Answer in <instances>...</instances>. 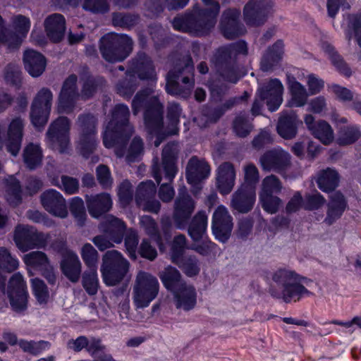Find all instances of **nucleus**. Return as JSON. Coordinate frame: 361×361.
I'll use <instances>...</instances> for the list:
<instances>
[{"label": "nucleus", "instance_id": "nucleus-1", "mask_svg": "<svg viewBox=\"0 0 361 361\" xmlns=\"http://www.w3.org/2000/svg\"><path fill=\"white\" fill-rule=\"evenodd\" d=\"M208 7L194 6L183 15L176 16L172 25L176 30L195 36L208 35L214 27L219 13L220 5L216 0H202Z\"/></svg>", "mask_w": 361, "mask_h": 361}, {"label": "nucleus", "instance_id": "nucleus-2", "mask_svg": "<svg viewBox=\"0 0 361 361\" xmlns=\"http://www.w3.org/2000/svg\"><path fill=\"white\" fill-rule=\"evenodd\" d=\"M271 279L274 284L270 288L271 295L286 303L297 302L304 296L312 295L302 284L305 278L292 269H278L273 273Z\"/></svg>", "mask_w": 361, "mask_h": 361}, {"label": "nucleus", "instance_id": "nucleus-3", "mask_svg": "<svg viewBox=\"0 0 361 361\" xmlns=\"http://www.w3.org/2000/svg\"><path fill=\"white\" fill-rule=\"evenodd\" d=\"M147 92H140L133 100V109L136 114L142 107H145V122L150 134L154 133L157 138L154 142L155 147H159L162 140L160 132L163 127V106L157 99L150 97Z\"/></svg>", "mask_w": 361, "mask_h": 361}, {"label": "nucleus", "instance_id": "nucleus-4", "mask_svg": "<svg viewBox=\"0 0 361 361\" xmlns=\"http://www.w3.org/2000/svg\"><path fill=\"white\" fill-rule=\"evenodd\" d=\"M129 115L127 106L118 104L114 107L103 135V143L106 148L113 147L120 140L126 141L132 135L133 129L128 123Z\"/></svg>", "mask_w": 361, "mask_h": 361}, {"label": "nucleus", "instance_id": "nucleus-5", "mask_svg": "<svg viewBox=\"0 0 361 361\" xmlns=\"http://www.w3.org/2000/svg\"><path fill=\"white\" fill-rule=\"evenodd\" d=\"M133 42L126 35L109 33L102 37L99 51L108 62L115 63L126 59L133 50Z\"/></svg>", "mask_w": 361, "mask_h": 361}, {"label": "nucleus", "instance_id": "nucleus-6", "mask_svg": "<svg viewBox=\"0 0 361 361\" xmlns=\"http://www.w3.org/2000/svg\"><path fill=\"white\" fill-rule=\"evenodd\" d=\"M0 292L7 297L14 312L22 313L27 310L29 293L26 281L20 273L12 275L6 287L5 279L0 276Z\"/></svg>", "mask_w": 361, "mask_h": 361}, {"label": "nucleus", "instance_id": "nucleus-7", "mask_svg": "<svg viewBox=\"0 0 361 361\" xmlns=\"http://www.w3.org/2000/svg\"><path fill=\"white\" fill-rule=\"evenodd\" d=\"M130 269L129 262L118 251H107L102 258L101 272L104 283L114 286L121 282Z\"/></svg>", "mask_w": 361, "mask_h": 361}, {"label": "nucleus", "instance_id": "nucleus-8", "mask_svg": "<svg viewBox=\"0 0 361 361\" xmlns=\"http://www.w3.org/2000/svg\"><path fill=\"white\" fill-rule=\"evenodd\" d=\"M159 290L157 279L149 273L140 271L133 286V299L137 308L147 307L156 298Z\"/></svg>", "mask_w": 361, "mask_h": 361}, {"label": "nucleus", "instance_id": "nucleus-9", "mask_svg": "<svg viewBox=\"0 0 361 361\" xmlns=\"http://www.w3.org/2000/svg\"><path fill=\"white\" fill-rule=\"evenodd\" d=\"M50 239L49 233L40 232L29 225L19 224L14 231L13 240L17 247L23 252L35 248H44Z\"/></svg>", "mask_w": 361, "mask_h": 361}, {"label": "nucleus", "instance_id": "nucleus-10", "mask_svg": "<svg viewBox=\"0 0 361 361\" xmlns=\"http://www.w3.org/2000/svg\"><path fill=\"white\" fill-rule=\"evenodd\" d=\"M97 120L92 115H84L78 118L79 137L77 148L84 157H88L97 146Z\"/></svg>", "mask_w": 361, "mask_h": 361}, {"label": "nucleus", "instance_id": "nucleus-11", "mask_svg": "<svg viewBox=\"0 0 361 361\" xmlns=\"http://www.w3.org/2000/svg\"><path fill=\"white\" fill-rule=\"evenodd\" d=\"M207 227V216L204 212H199L192 219L188 228V233L191 238L197 242L202 240L200 244H194L191 249L202 255H209L216 252V245L207 239L204 234Z\"/></svg>", "mask_w": 361, "mask_h": 361}, {"label": "nucleus", "instance_id": "nucleus-12", "mask_svg": "<svg viewBox=\"0 0 361 361\" xmlns=\"http://www.w3.org/2000/svg\"><path fill=\"white\" fill-rule=\"evenodd\" d=\"M211 62L216 71L226 81L235 83L238 79L236 61L227 46L221 47L214 54Z\"/></svg>", "mask_w": 361, "mask_h": 361}, {"label": "nucleus", "instance_id": "nucleus-13", "mask_svg": "<svg viewBox=\"0 0 361 361\" xmlns=\"http://www.w3.org/2000/svg\"><path fill=\"white\" fill-rule=\"evenodd\" d=\"M126 224L121 219L113 216L106 218L103 231L106 236L98 235L92 239L94 244L103 251L113 246V243H121Z\"/></svg>", "mask_w": 361, "mask_h": 361}, {"label": "nucleus", "instance_id": "nucleus-14", "mask_svg": "<svg viewBox=\"0 0 361 361\" xmlns=\"http://www.w3.org/2000/svg\"><path fill=\"white\" fill-rule=\"evenodd\" d=\"M70 122L66 117L54 121L47 133L49 147L60 153L66 152L69 147Z\"/></svg>", "mask_w": 361, "mask_h": 361}, {"label": "nucleus", "instance_id": "nucleus-15", "mask_svg": "<svg viewBox=\"0 0 361 361\" xmlns=\"http://www.w3.org/2000/svg\"><path fill=\"white\" fill-rule=\"evenodd\" d=\"M259 162L264 171H274L285 176L291 166V156L281 148H275L267 151Z\"/></svg>", "mask_w": 361, "mask_h": 361}, {"label": "nucleus", "instance_id": "nucleus-16", "mask_svg": "<svg viewBox=\"0 0 361 361\" xmlns=\"http://www.w3.org/2000/svg\"><path fill=\"white\" fill-rule=\"evenodd\" d=\"M23 260L28 267L29 273H31L32 270L38 271L49 283H55V271L46 253L39 250L32 251L25 255Z\"/></svg>", "mask_w": 361, "mask_h": 361}, {"label": "nucleus", "instance_id": "nucleus-17", "mask_svg": "<svg viewBox=\"0 0 361 361\" xmlns=\"http://www.w3.org/2000/svg\"><path fill=\"white\" fill-rule=\"evenodd\" d=\"M135 74H137L138 77L142 80H154L156 78L152 61L151 59L144 53L139 54L132 60L130 71H128L126 73V80H128L129 82L123 87V88L127 90L133 87L131 83L135 80Z\"/></svg>", "mask_w": 361, "mask_h": 361}, {"label": "nucleus", "instance_id": "nucleus-18", "mask_svg": "<svg viewBox=\"0 0 361 361\" xmlns=\"http://www.w3.org/2000/svg\"><path fill=\"white\" fill-rule=\"evenodd\" d=\"M51 92H39L32 103L30 119L35 128L44 127L48 121L51 106Z\"/></svg>", "mask_w": 361, "mask_h": 361}, {"label": "nucleus", "instance_id": "nucleus-19", "mask_svg": "<svg viewBox=\"0 0 361 361\" xmlns=\"http://www.w3.org/2000/svg\"><path fill=\"white\" fill-rule=\"evenodd\" d=\"M271 6L270 0H249L243 8L244 20L251 26L263 25Z\"/></svg>", "mask_w": 361, "mask_h": 361}, {"label": "nucleus", "instance_id": "nucleus-20", "mask_svg": "<svg viewBox=\"0 0 361 361\" xmlns=\"http://www.w3.org/2000/svg\"><path fill=\"white\" fill-rule=\"evenodd\" d=\"M195 203L186 192L183 187L179 190L178 196L175 201L173 219L178 228H183L194 212Z\"/></svg>", "mask_w": 361, "mask_h": 361}, {"label": "nucleus", "instance_id": "nucleus-21", "mask_svg": "<svg viewBox=\"0 0 361 361\" xmlns=\"http://www.w3.org/2000/svg\"><path fill=\"white\" fill-rule=\"evenodd\" d=\"M232 228V216L224 206H219L212 217V231L215 238L225 243L229 238Z\"/></svg>", "mask_w": 361, "mask_h": 361}, {"label": "nucleus", "instance_id": "nucleus-22", "mask_svg": "<svg viewBox=\"0 0 361 361\" xmlns=\"http://www.w3.org/2000/svg\"><path fill=\"white\" fill-rule=\"evenodd\" d=\"M157 191L155 184L152 180L142 182L137 187L135 201L140 208L145 212L157 213L160 203L154 199Z\"/></svg>", "mask_w": 361, "mask_h": 361}, {"label": "nucleus", "instance_id": "nucleus-23", "mask_svg": "<svg viewBox=\"0 0 361 361\" xmlns=\"http://www.w3.org/2000/svg\"><path fill=\"white\" fill-rule=\"evenodd\" d=\"M40 201L44 209L49 214L60 218L67 216L66 200L56 190L49 189L43 192L40 195Z\"/></svg>", "mask_w": 361, "mask_h": 361}, {"label": "nucleus", "instance_id": "nucleus-24", "mask_svg": "<svg viewBox=\"0 0 361 361\" xmlns=\"http://www.w3.org/2000/svg\"><path fill=\"white\" fill-rule=\"evenodd\" d=\"M210 173V167L207 162L196 157L190 159L187 166V180L192 187V193L196 195L201 189V181Z\"/></svg>", "mask_w": 361, "mask_h": 361}, {"label": "nucleus", "instance_id": "nucleus-25", "mask_svg": "<svg viewBox=\"0 0 361 361\" xmlns=\"http://www.w3.org/2000/svg\"><path fill=\"white\" fill-rule=\"evenodd\" d=\"M240 16V11L235 8H229L223 13L221 30L226 39H233L245 32L244 25L239 21Z\"/></svg>", "mask_w": 361, "mask_h": 361}, {"label": "nucleus", "instance_id": "nucleus-26", "mask_svg": "<svg viewBox=\"0 0 361 361\" xmlns=\"http://www.w3.org/2000/svg\"><path fill=\"white\" fill-rule=\"evenodd\" d=\"M172 293L173 303L177 309L190 311L195 308L197 304V293L192 284L185 283L180 285Z\"/></svg>", "mask_w": 361, "mask_h": 361}, {"label": "nucleus", "instance_id": "nucleus-27", "mask_svg": "<svg viewBox=\"0 0 361 361\" xmlns=\"http://www.w3.org/2000/svg\"><path fill=\"white\" fill-rule=\"evenodd\" d=\"M255 199L254 188L243 185L232 195L231 206L238 212L246 213L253 207Z\"/></svg>", "mask_w": 361, "mask_h": 361}, {"label": "nucleus", "instance_id": "nucleus-28", "mask_svg": "<svg viewBox=\"0 0 361 361\" xmlns=\"http://www.w3.org/2000/svg\"><path fill=\"white\" fill-rule=\"evenodd\" d=\"M194 68L192 57L190 54H185L179 56L173 70H171L166 75V90H175L178 88L180 74L182 71L190 72Z\"/></svg>", "mask_w": 361, "mask_h": 361}, {"label": "nucleus", "instance_id": "nucleus-29", "mask_svg": "<svg viewBox=\"0 0 361 361\" xmlns=\"http://www.w3.org/2000/svg\"><path fill=\"white\" fill-rule=\"evenodd\" d=\"M24 125L23 120L16 117L11 121L8 127L6 146L7 150L13 156H16L20 149Z\"/></svg>", "mask_w": 361, "mask_h": 361}, {"label": "nucleus", "instance_id": "nucleus-30", "mask_svg": "<svg viewBox=\"0 0 361 361\" xmlns=\"http://www.w3.org/2000/svg\"><path fill=\"white\" fill-rule=\"evenodd\" d=\"M44 30L47 37L54 43L60 42L66 32V20L63 15L53 13L44 21Z\"/></svg>", "mask_w": 361, "mask_h": 361}, {"label": "nucleus", "instance_id": "nucleus-31", "mask_svg": "<svg viewBox=\"0 0 361 361\" xmlns=\"http://www.w3.org/2000/svg\"><path fill=\"white\" fill-rule=\"evenodd\" d=\"M235 170L233 164L224 162L216 171V186L222 195H228L235 185Z\"/></svg>", "mask_w": 361, "mask_h": 361}, {"label": "nucleus", "instance_id": "nucleus-32", "mask_svg": "<svg viewBox=\"0 0 361 361\" xmlns=\"http://www.w3.org/2000/svg\"><path fill=\"white\" fill-rule=\"evenodd\" d=\"M86 204L90 214L98 218L111 209L113 202L109 194L102 192L87 196Z\"/></svg>", "mask_w": 361, "mask_h": 361}, {"label": "nucleus", "instance_id": "nucleus-33", "mask_svg": "<svg viewBox=\"0 0 361 361\" xmlns=\"http://www.w3.org/2000/svg\"><path fill=\"white\" fill-rule=\"evenodd\" d=\"M305 123L312 134L323 144L329 145L333 141V130L326 121L314 122V118L312 115H307L305 117Z\"/></svg>", "mask_w": 361, "mask_h": 361}, {"label": "nucleus", "instance_id": "nucleus-34", "mask_svg": "<svg viewBox=\"0 0 361 361\" xmlns=\"http://www.w3.org/2000/svg\"><path fill=\"white\" fill-rule=\"evenodd\" d=\"M283 101L281 92H259L252 107V114L259 115L265 103L271 111H276Z\"/></svg>", "mask_w": 361, "mask_h": 361}, {"label": "nucleus", "instance_id": "nucleus-35", "mask_svg": "<svg viewBox=\"0 0 361 361\" xmlns=\"http://www.w3.org/2000/svg\"><path fill=\"white\" fill-rule=\"evenodd\" d=\"M23 63L25 70L32 77L41 75L44 72L47 66L46 58L41 53L33 49L25 51Z\"/></svg>", "mask_w": 361, "mask_h": 361}, {"label": "nucleus", "instance_id": "nucleus-36", "mask_svg": "<svg viewBox=\"0 0 361 361\" xmlns=\"http://www.w3.org/2000/svg\"><path fill=\"white\" fill-rule=\"evenodd\" d=\"M63 274L72 282H77L81 274V262L78 256L72 251H67L61 262Z\"/></svg>", "mask_w": 361, "mask_h": 361}, {"label": "nucleus", "instance_id": "nucleus-37", "mask_svg": "<svg viewBox=\"0 0 361 361\" xmlns=\"http://www.w3.org/2000/svg\"><path fill=\"white\" fill-rule=\"evenodd\" d=\"M330 199L325 219V221L329 225L341 216L347 205L343 195L339 192L332 193Z\"/></svg>", "mask_w": 361, "mask_h": 361}, {"label": "nucleus", "instance_id": "nucleus-38", "mask_svg": "<svg viewBox=\"0 0 361 361\" xmlns=\"http://www.w3.org/2000/svg\"><path fill=\"white\" fill-rule=\"evenodd\" d=\"M177 154V145L174 143L167 144L162 152V168L165 177L169 181L172 180L176 174L174 159Z\"/></svg>", "mask_w": 361, "mask_h": 361}, {"label": "nucleus", "instance_id": "nucleus-39", "mask_svg": "<svg viewBox=\"0 0 361 361\" xmlns=\"http://www.w3.org/2000/svg\"><path fill=\"white\" fill-rule=\"evenodd\" d=\"M298 123V117L295 113L283 114L277 126L279 134L285 139L293 138L296 135Z\"/></svg>", "mask_w": 361, "mask_h": 361}, {"label": "nucleus", "instance_id": "nucleus-40", "mask_svg": "<svg viewBox=\"0 0 361 361\" xmlns=\"http://www.w3.org/2000/svg\"><path fill=\"white\" fill-rule=\"evenodd\" d=\"M159 276L164 287L173 292L179 286L185 283L180 272L174 267L169 266L159 274Z\"/></svg>", "mask_w": 361, "mask_h": 361}, {"label": "nucleus", "instance_id": "nucleus-41", "mask_svg": "<svg viewBox=\"0 0 361 361\" xmlns=\"http://www.w3.org/2000/svg\"><path fill=\"white\" fill-rule=\"evenodd\" d=\"M338 172L330 168L321 171L317 180L319 188L325 192L334 190L338 185Z\"/></svg>", "mask_w": 361, "mask_h": 361}, {"label": "nucleus", "instance_id": "nucleus-42", "mask_svg": "<svg viewBox=\"0 0 361 361\" xmlns=\"http://www.w3.org/2000/svg\"><path fill=\"white\" fill-rule=\"evenodd\" d=\"M23 160L30 169H35L40 165L42 159V152L38 145L28 144L23 151Z\"/></svg>", "mask_w": 361, "mask_h": 361}, {"label": "nucleus", "instance_id": "nucleus-43", "mask_svg": "<svg viewBox=\"0 0 361 361\" xmlns=\"http://www.w3.org/2000/svg\"><path fill=\"white\" fill-rule=\"evenodd\" d=\"M6 197L8 203L16 206L21 202V189L19 182L11 176L6 179Z\"/></svg>", "mask_w": 361, "mask_h": 361}, {"label": "nucleus", "instance_id": "nucleus-44", "mask_svg": "<svg viewBox=\"0 0 361 361\" xmlns=\"http://www.w3.org/2000/svg\"><path fill=\"white\" fill-rule=\"evenodd\" d=\"M140 20L137 14L116 12L112 13V24L115 27L130 28L136 25Z\"/></svg>", "mask_w": 361, "mask_h": 361}, {"label": "nucleus", "instance_id": "nucleus-45", "mask_svg": "<svg viewBox=\"0 0 361 361\" xmlns=\"http://www.w3.org/2000/svg\"><path fill=\"white\" fill-rule=\"evenodd\" d=\"M31 288L36 300L40 305H46L49 299V293L45 283L39 278L31 279Z\"/></svg>", "mask_w": 361, "mask_h": 361}, {"label": "nucleus", "instance_id": "nucleus-46", "mask_svg": "<svg viewBox=\"0 0 361 361\" xmlns=\"http://www.w3.org/2000/svg\"><path fill=\"white\" fill-rule=\"evenodd\" d=\"M82 282L83 288L89 295H95L99 288L97 268H90L85 271L82 275Z\"/></svg>", "mask_w": 361, "mask_h": 361}, {"label": "nucleus", "instance_id": "nucleus-47", "mask_svg": "<svg viewBox=\"0 0 361 361\" xmlns=\"http://www.w3.org/2000/svg\"><path fill=\"white\" fill-rule=\"evenodd\" d=\"M283 188L281 181L274 175L266 176L262 181L259 194H279Z\"/></svg>", "mask_w": 361, "mask_h": 361}, {"label": "nucleus", "instance_id": "nucleus-48", "mask_svg": "<svg viewBox=\"0 0 361 361\" xmlns=\"http://www.w3.org/2000/svg\"><path fill=\"white\" fill-rule=\"evenodd\" d=\"M5 80L11 87L19 89L21 87V71L16 63H11L6 66L4 72Z\"/></svg>", "mask_w": 361, "mask_h": 361}, {"label": "nucleus", "instance_id": "nucleus-49", "mask_svg": "<svg viewBox=\"0 0 361 361\" xmlns=\"http://www.w3.org/2000/svg\"><path fill=\"white\" fill-rule=\"evenodd\" d=\"M18 345L24 352L32 355H37L43 350H48L51 346L50 343L45 341L36 342L33 341L20 340Z\"/></svg>", "mask_w": 361, "mask_h": 361}, {"label": "nucleus", "instance_id": "nucleus-50", "mask_svg": "<svg viewBox=\"0 0 361 361\" xmlns=\"http://www.w3.org/2000/svg\"><path fill=\"white\" fill-rule=\"evenodd\" d=\"M259 202L262 208L269 214H275L281 206L282 201L272 194H259Z\"/></svg>", "mask_w": 361, "mask_h": 361}, {"label": "nucleus", "instance_id": "nucleus-51", "mask_svg": "<svg viewBox=\"0 0 361 361\" xmlns=\"http://www.w3.org/2000/svg\"><path fill=\"white\" fill-rule=\"evenodd\" d=\"M186 248V238L179 234L174 237L171 247V259L172 262L179 264V259L182 257L184 250Z\"/></svg>", "mask_w": 361, "mask_h": 361}, {"label": "nucleus", "instance_id": "nucleus-52", "mask_svg": "<svg viewBox=\"0 0 361 361\" xmlns=\"http://www.w3.org/2000/svg\"><path fill=\"white\" fill-rule=\"evenodd\" d=\"M18 260L6 248H0V271L12 272L18 269Z\"/></svg>", "mask_w": 361, "mask_h": 361}, {"label": "nucleus", "instance_id": "nucleus-53", "mask_svg": "<svg viewBox=\"0 0 361 361\" xmlns=\"http://www.w3.org/2000/svg\"><path fill=\"white\" fill-rule=\"evenodd\" d=\"M80 255L89 269L97 268L99 258L98 252L90 243H85L82 247Z\"/></svg>", "mask_w": 361, "mask_h": 361}, {"label": "nucleus", "instance_id": "nucleus-54", "mask_svg": "<svg viewBox=\"0 0 361 361\" xmlns=\"http://www.w3.org/2000/svg\"><path fill=\"white\" fill-rule=\"evenodd\" d=\"M181 109L177 104H171L168 107L167 120L169 121L168 134H176Z\"/></svg>", "mask_w": 361, "mask_h": 361}, {"label": "nucleus", "instance_id": "nucleus-55", "mask_svg": "<svg viewBox=\"0 0 361 361\" xmlns=\"http://www.w3.org/2000/svg\"><path fill=\"white\" fill-rule=\"evenodd\" d=\"M347 20L348 30L354 33L356 42L361 47V9L356 13L348 14Z\"/></svg>", "mask_w": 361, "mask_h": 361}, {"label": "nucleus", "instance_id": "nucleus-56", "mask_svg": "<svg viewBox=\"0 0 361 361\" xmlns=\"http://www.w3.org/2000/svg\"><path fill=\"white\" fill-rule=\"evenodd\" d=\"M75 102V92H61L59 97L58 111L59 113L71 112Z\"/></svg>", "mask_w": 361, "mask_h": 361}, {"label": "nucleus", "instance_id": "nucleus-57", "mask_svg": "<svg viewBox=\"0 0 361 361\" xmlns=\"http://www.w3.org/2000/svg\"><path fill=\"white\" fill-rule=\"evenodd\" d=\"M82 8L93 13H106L109 11L108 0H84Z\"/></svg>", "mask_w": 361, "mask_h": 361}, {"label": "nucleus", "instance_id": "nucleus-58", "mask_svg": "<svg viewBox=\"0 0 361 361\" xmlns=\"http://www.w3.org/2000/svg\"><path fill=\"white\" fill-rule=\"evenodd\" d=\"M140 224L145 228L147 233L154 238L159 249H162V243H161V237L158 233V230L155 221L149 216H143L140 219Z\"/></svg>", "mask_w": 361, "mask_h": 361}, {"label": "nucleus", "instance_id": "nucleus-59", "mask_svg": "<svg viewBox=\"0 0 361 361\" xmlns=\"http://www.w3.org/2000/svg\"><path fill=\"white\" fill-rule=\"evenodd\" d=\"M360 137V133L355 127H349L341 130L338 142L341 145H347L355 142Z\"/></svg>", "mask_w": 361, "mask_h": 361}, {"label": "nucleus", "instance_id": "nucleus-60", "mask_svg": "<svg viewBox=\"0 0 361 361\" xmlns=\"http://www.w3.org/2000/svg\"><path fill=\"white\" fill-rule=\"evenodd\" d=\"M70 210L78 224L82 225L86 217L83 200L78 197H73L71 202Z\"/></svg>", "mask_w": 361, "mask_h": 361}, {"label": "nucleus", "instance_id": "nucleus-61", "mask_svg": "<svg viewBox=\"0 0 361 361\" xmlns=\"http://www.w3.org/2000/svg\"><path fill=\"white\" fill-rule=\"evenodd\" d=\"M252 126L244 116H238L233 122V130L239 137H246L252 130Z\"/></svg>", "mask_w": 361, "mask_h": 361}, {"label": "nucleus", "instance_id": "nucleus-62", "mask_svg": "<svg viewBox=\"0 0 361 361\" xmlns=\"http://www.w3.org/2000/svg\"><path fill=\"white\" fill-rule=\"evenodd\" d=\"M54 185L59 187L66 194L73 195L79 190V182L76 178L68 176H61V185L59 183L52 182Z\"/></svg>", "mask_w": 361, "mask_h": 361}, {"label": "nucleus", "instance_id": "nucleus-63", "mask_svg": "<svg viewBox=\"0 0 361 361\" xmlns=\"http://www.w3.org/2000/svg\"><path fill=\"white\" fill-rule=\"evenodd\" d=\"M143 152V143L140 137H135L130 146L126 155V161L129 163L137 161Z\"/></svg>", "mask_w": 361, "mask_h": 361}, {"label": "nucleus", "instance_id": "nucleus-64", "mask_svg": "<svg viewBox=\"0 0 361 361\" xmlns=\"http://www.w3.org/2000/svg\"><path fill=\"white\" fill-rule=\"evenodd\" d=\"M96 175L99 184L103 188H109L112 186L113 178L107 166L99 165L96 169Z\"/></svg>", "mask_w": 361, "mask_h": 361}]
</instances>
